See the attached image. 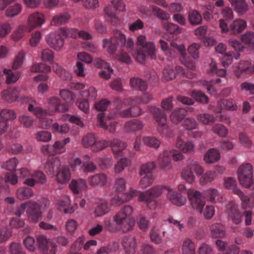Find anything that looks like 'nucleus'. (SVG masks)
I'll use <instances>...</instances> for the list:
<instances>
[{"label":"nucleus","instance_id":"nucleus-1","mask_svg":"<svg viewBox=\"0 0 254 254\" xmlns=\"http://www.w3.org/2000/svg\"><path fill=\"white\" fill-rule=\"evenodd\" d=\"M133 209L130 205H125L113 216L116 224L119 225L123 233L131 231L135 225V220L132 217Z\"/></svg>","mask_w":254,"mask_h":254},{"label":"nucleus","instance_id":"nucleus-2","mask_svg":"<svg viewBox=\"0 0 254 254\" xmlns=\"http://www.w3.org/2000/svg\"><path fill=\"white\" fill-rule=\"evenodd\" d=\"M109 146L112 147L114 153L118 154L125 149L126 145L124 142L118 139H114L112 140H103L96 141L94 150L98 151Z\"/></svg>","mask_w":254,"mask_h":254},{"label":"nucleus","instance_id":"nucleus-3","mask_svg":"<svg viewBox=\"0 0 254 254\" xmlns=\"http://www.w3.org/2000/svg\"><path fill=\"white\" fill-rule=\"evenodd\" d=\"M28 220L33 223H37L42 218L41 205L35 201H30L26 210Z\"/></svg>","mask_w":254,"mask_h":254},{"label":"nucleus","instance_id":"nucleus-4","mask_svg":"<svg viewBox=\"0 0 254 254\" xmlns=\"http://www.w3.org/2000/svg\"><path fill=\"white\" fill-rule=\"evenodd\" d=\"M36 239L38 249L42 253L50 252V254H56L57 245L54 242L44 235L38 236Z\"/></svg>","mask_w":254,"mask_h":254},{"label":"nucleus","instance_id":"nucleus-5","mask_svg":"<svg viewBox=\"0 0 254 254\" xmlns=\"http://www.w3.org/2000/svg\"><path fill=\"white\" fill-rule=\"evenodd\" d=\"M228 219L235 224H239L242 222V214L239 211L238 205L234 201L228 203L225 209Z\"/></svg>","mask_w":254,"mask_h":254},{"label":"nucleus","instance_id":"nucleus-6","mask_svg":"<svg viewBox=\"0 0 254 254\" xmlns=\"http://www.w3.org/2000/svg\"><path fill=\"white\" fill-rule=\"evenodd\" d=\"M188 194L192 208L197 210L200 214H201L205 201L202 198L201 193L198 191L193 192V190H189Z\"/></svg>","mask_w":254,"mask_h":254},{"label":"nucleus","instance_id":"nucleus-7","mask_svg":"<svg viewBox=\"0 0 254 254\" xmlns=\"http://www.w3.org/2000/svg\"><path fill=\"white\" fill-rule=\"evenodd\" d=\"M122 245L127 254H134L137 249V242L135 237L128 235L123 238Z\"/></svg>","mask_w":254,"mask_h":254},{"label":"nucleus","instance_id":"nucleus-8","mask_svg":"<svg viewBox=\"0 0 254 254\" xmlns=\"http://www.w3.org/2000/svg\"><path fill=\"white\" fill-rule=\"evenodd\" d=\"M147 111L152 115L153 119L158 124L167 122V115L162 109L155 106H148Z\"/></svg>","mask_w":254,"mask_h":254},{"label":"nucleus","instance_id":"nucleus-9","mask_svg":"<svg viewBox=\"0 0 254 254\" xmlns=\"http://www.w3.org/2000/svg\"><path fill=\"white\" fill-rule=\"evenodd\" d=\"M89 185L92 188L102 187L107 183V176L104 173H98L88 178Z\"/></svg>","mask_w":254,"mask_h":254},{"label":"nucleus","instance_id":"nucleus-10","mask_svg":"<svg viewBox=\"0 0 254 254\" xmlns=\"http://www.w3.org/2000/svg\"><path fill=\"white\" fill-rule=\"evenodd\" d=\"M158 163L159 168L163 170L167 171L173 169L169 151L167 150L163 151L159 156Z\"/></svg>","mask_w":254,"mask_h":254},{"label":"nucleus","instance_id":"nucleus-11","mask_svg":"<svg viewBox=\"0 0 254 254\" xmlns=\"http://www.w3.org/2000/svg\"><path fill=\"white\" fill-rule=\"evenodd\" d=\"M70 179L71 172L67 167H63L58 170L56 176V181L58 184H66L69 182Z\"/></svg>","mask_w":254,"mask_h":254},{"label":"nucleus","instance_id":"nucleus-12","mask_svg":"<svg viewBox=\"0 0 254 254\" xmlns=\"http://www.w3.org/2000/svg\"><path fill=\"white\" fill-rule=\"evenodd\" d=\"M47 42L51 48L56 51L60 50L64 44V39L60 35L55 33H51L49 35Z\"/></svg>","mask_w":254,"mask_h":254},{"label":"nucleus","instance_id":"nucleus-13","mask_svg":"<svg viewBox=\"0 0 254 254\" xmlns=\"http://www.w3.org/2000/svg\"><path fill=\"white\" fill-rule=\"evenodd\" d=\"M234 72L238 77H240L243 74H251L254 72V65L252 66L251 64L248 61L241 62L239 64Z\"/></svg>","mask_w":254,"mask_h":254},{"label":"nucleus","instance_id":"nucleus-14","mask_svg":"<svg viewBox=\"0 0 254 254\" xmlns=\"http://www.w3.org/2000/svg\"><path fill=\"white\" fill-rule=\"evenodd\" d=\"M247 27V22L242 19H236L229 25V32L237 35L242 32Z\"/></svg>","mask_w":254,"mask_h":254},{"label":"nucleus","instance_id":"nucleus-15","mask_svg":"<svg viewBox=\"0 0 254 254\" xmlns=\"http://www.w3.org/2000/svg\"><path fill=\"white\" fill-rule=\"evenodd\" d=\"M104 117V113H101L98 115L97 119L99 123V126L105 129H108L109 132L111 133H114L116 131L117 123L115 122L109 123L108 125V123L107 122V119L110 121L113 119V117L110 116L107 117L105 119L106 122H105L103 119Z\"/></svg>","mask_w":254,"mask_h":254},{"label":"nucleus","instance_id":"nucleus-16","mask_svg":"<svg viewBox=\"0 0 254 254\" xmlns=\"http://www.w3.org/2000/svg\"><path fill=\"white\" fill-rule=\"evenodd\" d=\"M44 22V15L39 12H35L29 16L28 19V26L31 30L40 26Z\"/></svg>","mask_w":254,"mask_h":254},{"label":"nucleus","instance_id":"nucleus-17","mask_svg":"<svg viewBox=\"0 0 254 254\" xmlns=\"http://www.w3.org/2000/svg\"><path fill=\"white\" fill-rule=\"evenodd\" d=\"M69 187L74 194H78L80 191L86 190L87 189V185L85 180L78 179L72 180Z\"/></svg>","mask_w":254,"mask_h":254},{"label":"nucleus","instance_id":"nucleus-18","mask_svg":"<svg viewBox=\"0 0 254 254\" xmlns=\"http://www.w3.org/2000/svg\"><path fill=\"white\" fill-rule=\"evenodd\" d=\"M144 124L137 119H133L126 123L124 129L127 132H133L140 130L143 128Z\"/></svg>","mask_w":254,"mask_h":254},{"label":"nucleus","instance_id":"nucleus-19","mask_svg":"<svg viewBox=\"0 0 254 254\" xmlns=\"http://www.w3.org/2000/svg\"><path fill=\"white\" fill-rule=\"evenodd\" d=\"M187 113L188 111L185 108H176L170 115V120L173 124L178 125L187 115Z\"/></svg>","mask_w":254,"mask_h":254},{"label":"nucleus","instance_id":"nucleus-20","mask_svg":"<svg viewBox=\"0 0 254 254\" xmlns=\"http://www.w3.org/2000/svg\"><path fill=\"white\" fill-rule=\"evenodd\" d=\"M49 105L59 112H65L68 110L66 104H62L60 99L58 97H52L48 99Z\"/></svg>","mask_w":254,"mask_h":254},{"label":"nucleus","instance_id":"nucleus-21","mask_svg":"<svg viewBox=\"0 0 254 254\" xmlns=\"http://www.w3.org/2000/svg\"><path fill=\"white\" fill-rule=\"evenodd\" d=\"M220 158V154L219 151L215 148H211L204 154L203 160L207 164H212L218 161Z\"/></svg>","mask_w":254,"mask_h":254},{"label":"nucleus","instance_id":"nucleus-22","mask_svg":"<svg viewBox=\"0 0 254 254\" xmlns=\"http://www.w3.org/2000/svg\"><path fill=\"white\" fill-rule=\"evenodd\" d=\"M234 9L240 15L244 14L248 10V5L245 0H229Z\"/></svg>","mask_w":254,"mask_h":254},{"label":"nucleus","instance_id":"nucleus-23","mask_svg":"<svg viewBox=\"0 0 254 254\" xmlns=\"http://www.w3.org/2000/svg\"><path fill=\"white\" fill-rule=\"evenodd\" d=\"M177 147L185 153L192 154L194 153V144L191 141L183 142L178 138L176 142Z\"/></svg>","mask_w":254,"mask_h":254},{"label":"nucleus","instance_id":"nucleus-24","mask_svg":"<svg viewBox=\"0 0 254 254\" xmlns=\"http://www.w3.org/2000/svg\"><path fill=\"white\" fill-rule=\"evenodd\" d=\"M130 86L134 89L144 91L148 88L146 82L138 77H132L129 80Z\"/></svg>","mask_w":254,"mask_h":254},{"label":"nucleus","instance_id":"nucleus-25","mask_svg":"<svg viewBox=\"0 0 254 254\" xmlns=\"http://www.w3.org/2000/svg\"><path fill=\"white\" fill-rule=\"evenodd\" d=\"M138 199L139 201L145 202L146 206L150 209L155 207L156 201H154L148 190L140 193Z\"/></svg>","mask_w":254,"mask_h":254},{"label":"nucleus","instance_id":"nucleus-26","mask_svg":"<svg viewBox=\"0 0 254 254\" xmlns=\"http://www.w3.org/2000/svg\"><path fill=\"white\" fill-rule=\"evenodd\" d=\"M168 197L169 200L175 205L181 206L184 205L187 201L185 197L178 193L172 191L170 189L168 194Z\"/></svg>","mask_w":254,"mask_h":254},{"label":"nucleus","instance_id":"nucleus-27","mask_svg":"<svg viewBox=\"0 0 254 254\" xmlns=\"http://www.w3.org/2000/svg\"><path fill=\"white\" fill-rule=\"evenodd\" d=\"M61 164L59 157L51 158L46 161L45 168L50 174L53 175L55 170L60 168Z\"/></svg>","mask_w":254,"mask_h":254},{"label":"nucleus","instance_id":"nucleus-28","mask_svg":"<svg viewBox=\"0 0 254 254\" xmlns=\"http://www.w3.org/2000/svg\"><path fill=\"white\" fill-rule=\"evenodd\" d=\"M211 235L212 237L223 238L226 236L224 227L219 223H215L211 226Z\"/></svg>","mask_w":254,"mask_h":254},{"label":"nucleus","instance_id":"nucleus-29","mask_svg":"<svg viewBox=\"0 0 254 254\" xmlns=\"http://www.w3.org/2000/svg\"><path fill=\"white\" fill-rule=\"evenodd\" d=\"M18 97V92L15 88H9L2 93V99L8 103L15 101Z\"/></svg>","mask_w":254,"mask_h":254},{"label":"nucleus","instance_id":"nucleus-30","mask_svg":"<svg viewBox=\"0 0 254 254\" xmlns=\"http://www.w3.org/2000/svg\"><path fill=\"white\" fill-rule=\"evenodd\" d=\"M136 191L134 190H130L128 192L125 193L122 197L119 196L115 197L112 200L114 204L120 205L126 203L130 200L136 193Z\"/></svg>","mask_w":254,"mask_h":254},{"label":"nucleus","instance_id":"nucleus-31","mask_svg":"<svg viewBox=\"0 0 254 254\" xmlns=\"http://www.w3.org/2000/svg\"><path fill=\"white\" fill-rule=\"evenodd\" d=\"M188 20L190 23L193 26L200 24L202 21L201 14L196 10H190L189 11Z\"/></svg>","mask_w":254,"mask_h":254},{"label":"nucleus","instance_id":"nucleus-32","mask_svg":"<svg viewBox=\"0 0 254 254\" xmlns=\"http://www.w3.org/2000/svg\"><path fill=\"white\" fill-rule=\"evenodd\" d=\"M97 137L93 133H89L85 135L82 139V144L84 148L94 147L95 148Z\"/></svg>","mask_w":254,"mask_h":254},{"label":"nucleus","instance_id":"nucleus-33","mask_svg":"<svg viewBox=\"0 0 254 254\" xmlns=\"http://www.w3.org/2000/svg\"><path fill=\"white\" fill-rule=\"evenodd\" d=\"M70 15L67 13H61L55 15L52 18L51 23L55 26L64 24L68 22Z\"/></svg>","mask_w":254,"mask_h":254},{"label":"nucleus","instance_id":"nucleus-34","mask_svg":"<svg viewBox=\"0 0 254 254\" xmlns=\"http://www.w3.org/2000/svg\"><path fill=\"white\" fill-rule=\"evenodd\" d=\"M34 195L33 190L29 188L23 187L19 189L16 191V196L20 200L28 199Z\"/></svg>","mask_w":254,"mask_h":254},{"label":"nucleus","instance_id":"nucleus-35","mask_svg":"<svg viewBox=\"0 0 254 254\" xmlns=\"http://www.w3.org/2000/svg\"><path fill=\"white\" fill-rule=\"evenodd\" d=\"M157 129L159 133L165 137H170L173 133V130L167 125V122L162 123L157 125Z\"/></svg>","mask_w":254,"mask_h":254},{"label":"nucleus","instance_id":"nucleus-36","mask_svg":"<svg viewBox=\"0 0 254 254\" xmlns=\"http://www.w3.org/2000/svg\"><path fill=\"white\" fill-rule=\"evenodd\" d=\"M113 36L111 38L117 44L122 47H125L126 38L125 35L119 30H114L113 32Z\"/></svg>","mask_w":254,"mask_h":254},{"label":"nucleus","instance_id":"nucleus-37","mask_svg":"<svg viewBox=\"0 0 254 254\" xmlns=\"http://www.w3.org/2000/svg\"><path fill=\"white\" fill-rule=\"evenodd\" d=\"M197 120L205 125H210L216 121L213 115L208 113L200 114L196 116Z\"/></svg>","mask_w":254,"mask_h":254},{"label":"nucleus","instance_id":"nucleus-38","mask_svg":"<svg viewBox=\"0 0 254 254\" xmlns=\"http://www.w3.org/2000/svg\"><path fill=\"white\" fill-rule=\"evenodd\" d=\"M183 254H195L194 244L190 239L184 240L182 246Z\"/></svg>","mask_w":254,"mask_h":254},{"label":"nucleus","instance_id":"nucleus-39","mask_svg":"<svg viewBox=\"0 0 254 254\" xmlns=\"http://www.w3.org/2000/svg\"><path fill=\"white\" fill-rule=\"evenodd\" d=\"M60 96L65 101V104H71L74 102L75 96L74 94L68 89H62L60 91Z\"/></svg>","mask_w":254,"mask_h":254},{"label":"nucleus","instance_id":"nucleus-40","mask_svg":"<svg viewBox=\"0 0 254 254\" xmlns=\"http://www.w3.org/2000/svg\"><path fill=\"white\" fill-rule=\"evenodd\" d=\"M164 28L169 33L177 35L183 32V28L180 27L177 24L166 22L164 24Z\"/></svg>","mask_w":254,"mask_h":254},{"label":"nucleus","instance_id":"nucleus-41","mask_svg":"<svg viewBox=\"0 0 254 254\" xmlns=\"http://www.w3.org/2000/svg\"><path fill=\"white\" fill-rule=\"evenodd\" d=\"M30 71L32 72L49 73L51 72V68L44 63H35L31 66Z\"/></svg>","mask_w":254,"mask_h":254},{"label":"nucleus","instance_id":"nucleus-42","mask_svg":"<svg viewBox=\"0 0 254 254\" xmlns=\"http://www.w3.org/2000/svg\"><path fill=\"white\" fill-rule=\"evenodd\" d=\"M163 189L167 190L170 191V188L167 186H156L152 187L151 188L148 190L151 196L152 197L154 201H156V199L159 197L162 193V190Z\"/></svg>","mask_w":254,"mask_h":254},{"label":"nucleus","instance_id":"nucleus-43","mask_svg":"<svg viewBox=\"0 0 254 254\" xmlns=\"http://www.w3.org/2000/svg\"><path fill=\"white\" fill-rule=\"evenodd\" d=\"M53 70L59 76L64 80L69 79L71 77L70 73L64 69L57 64H55L53 65Z\"/></svg>","mask_w":254,"mask_h":254},{"label":"nucleus","instance_id":"nucleus-44","mask_svg":"<svg viewBox=\"0 0 254 254\" xmlns=\"http://www.w3.org/2000/svg\"><path fill=\"white\" fill-rule=\"evenodd\" d=\"M110 211V208L108 204L106 201H103L99 204L95 210L94 214L96 217H100L106 214Z\"/></svg>","mask_w":254,"mask_h":254},{"label":"nucleus","instance_id":"nucleus-45","mask_svg":"<svg viewBox=\"0 0 254 254\" xmlns=\"http://www.w3.org/2000/svg\"><path fill=\"white\" fill-rule=\"evenodd\" d=\"M181 176L183 179L188 183L192 184L194 182L195 177L191 170V168L189 166H187L183 169Z\"/></svg>","mask_w":254,"mask_h":254},{"label":"nucleus","instance_id":"nucleus-46","mask_svg":"<svg viewBox=\"0 0 254 254\" xmlns=\"http://www.w3.org/2000/svg\"><path fill=\"white\" fill-rule=\"evenodd\" d=\"M156 164L154 162H149L144 164L140 167L139 174L140 176L143 175H148L152 174V171L156 168Z\"/></svg>","mask_w":254,"mask_h":254},{"label":"nucleus","instance_id":"nucleus-47","mask_svg":"<svg viewBox=\"0 0 254 254\" xmlns=\"http://www.w3.org/2000/svg\"><path fill=\"white\" fill-rule=\"evenodd\" d=\"M191 96L196 102L204 104H206L209 103L208 97L202 91H193L191 93Z\"/></svg>","mask_w":254,"mask_h":254},{"label":"nucleus","instance_id":"nucleus-48","mask_svg":"<svg viewBox=\"0 0 254 254\" xmlns=\"http://www.w3.org/2000/svg\"><path fill=\"white\" fill-rule=\"evenodd\" d=\"M3 73L7 75L6 83L8 84L15 83L18 80L20 76L19 72L13 73L10 69H4Z\"/></svg>","mask_w":254,"mask_h":254},{"label":"nucleus","instance_id":"nucleus-49","mask_svg":"<svg viewBox=\"0 0 254 254\" xmlns=\"http://www.w3.org/2000/svg\"><path fill=\"white\" fill-rule=\"evenodd\" d=\"M240 183L246 188H249L253 185V175H238Z\"/></svg>","mask_w":254,"mask_h":254},{"label":"nucleus","instance_id":"nucleus-50","mask_svg":"<svg viewBox=\"0 0 254 254\" xmlns=\"http://www.w3.org/2000/svg\"><path fill=\"white\" fill-rule=\"evenodd\" d=\"M118 46H119L111 39L110 41L107 39L103 40V47L104 48H107V51L110 54H113L117 50Z\"/></svg>","mask_w":254,"mask_h":254},{"label":"nucleus","instance_id":"nucleus-51","mask_svg":"<svg viewBox=\"0 0 254 254\" xmlns=\"http://www.w3.org/2000/svg\"><path fill=\"white\" fill-rule=\"evenodd\" d=\"M22 6L20 4L16 3L9 6L5 11V15L7 17H12L18 15L21 11Z\"/></svg>","mask_w":254,"mask_h":254},{"label":"nucleus","instance_id":"nucleus-52","mask_svg":"<svg viewBox=\"0 0 254 254\" xmlns=\"http://www.w3.org/2000/svg\"><path fill=\"white\" fill-rule=\"evenodd\" d=\"M0 116L1 118L6 122L13 120L16 117L15 112L9 109H2L0 112Z\"/></svg>","mask_w":254,"mask_h":254},{"label":"nucleus","instance_id":"nucleus-53","mask_svg":"<svg viewBox=\"0 0 254 254\" xmlns=\"http://www.w3.org/2000/svg\"><path fill=\"white\" fill-rule=\"evenodd\" d=\"M188 162V166L191 168V170L193 169L197 175L200 176L203 174L204 170L198 162L194 161L192 159L189 158Z\"/></svg>","mask_w":254,"mask_h":254},{"label":"nucleus","instance_id":"nucleus-54","mask_svg":"<svg viewBox=\"0 0 254 254\" xmlns=\"http://www.w3.org/2000/svg\"><path fill=\"white\" fill-rule=\"evenodd\" d=\"M253 175V167L250 163L242 165L238 170V175Z\"/></svg>","mask_w":254,"mask_h":254},{"label":"nucleus","instance_id":"nucleus-55","mask_svg":"<svg viewBox=\"0 0 254 254\" xmlns=\"http://www.w3.org/2000/svg\"><path fill=\"white\" fill-rule=\"evenodd\" d=\"M218 106L222 109V106L228 110L236 111L237 109V105L234 103L232 99H224L221 101H218L217 103Z\"/></svg>","mask_w":254,"mask_h":254},{"label":"nucleus","instance_id":"nucleus-56","mask_svg":"<svg viewBox=\"0 0 254 254\" xmlns=\"http://www.w3.org/2000/svg\"><path fill=\"white\" fill-rule=\"evenodd\" d=\"M18 121L21 125L25 128H30L34 124V120L32 117L21 115L18 117Z\"/></svg>","mask_w":254,"mask_h":254},{"label":"nucleus","instance_id":"nucleus-57","mask_svg":"<svg viewBox=\"0 0 254 254\" xmlns=\"http://www.w3.org/2000/svg\"><path fill=\"white\" fill-rule=\"evenodd\" d=\"M18 163V161L17 158L16 157H13L4 162L2 164L1 167L8 171L13 172L15 171V168Z\"/></svg>","mask_w":254,"mask_h":254},{"label":"nucleus","instance_id":"nucleus-58","mask_svg":"<svg viewBox=\"0 0 254 254\" xmlns=\"http://www.w3.org/2000/svg\"><path fill=\"white\" fill-rule=\"evenodd\" d=\"M81 95L83 97L86 98L85 99L87 101H93L97 96V91L93 87H91L88 90L82 91Z\"/></svg>","mask_w":254,"mask_h":254},{"label":"nucleus","instance_id":"nucleus-59","mask_svg":"<svg viewBox=\"0 0 254 254\" xmlns=\"http://www.w3.org/2000/svg\"><path fill=\"white\" fill-rule=\"evenodd\" d=\"M211 130L213 132L222 137L226 136L228 134L227 128L224 126L220 124L215 125L212 127Z\"/></svg>","mask_w":254,"mask_h":254},{"label":"nucleus","instance_id":"nucleus-60","mask_svg":"<svg viewBox=\"0 0 254 254\" xmlns=\"http://www.w3.org/2000/svg\"><path fill=\"white\" fill-rule=\"evenodd\" d=\"M130 163V160L126 158L121 159L115 166L114 170L116 174H119L123 171Z\"/></svg>","mask_w":254,"mask_h":254},{"label":"nucleus","instance_id":"nucleus-61","mask_svg":"<svg viewBox=\"0 0 254 254\" xmlns=\"http://www.w3.org/2000/svg\"><path fill=\"white\" fill-rule=\"evenodd\" d=\"M36 139L40 142H48L52 139L51 133L46 130H42L38 131L35 134Z\"/></svg>","mask_w":254,"mask_h":254},{"label":"nucleus","instance_id":"nucleus-62","mask_svg":"<svg viewBox=\"0 0 254 254\" xmlns=\"http://www.w3.org/2000/svg\"><path fill=\"white\" fill-rule=\"evenodd\" d=\"M216 177L215 172L207 171L200 178V183L201 185H205L213 181Z\"/></svg>","mask_w":254,"mask_h":254},{"label":"nucleus","instance_id":"nucleus-63","mask_svg":"<svg viewBox=\"0 0 254 254\" xmlns=\"http://www.w3.org/2000/svg\"><path fill=\"white\" fill-rule=\"evenodd\" d=\"M242 41L247 45H252L254 49V33L247 31L241 36Z\"/></svg>","mask_w":254,"mask_h":254},{"label":"nucleus","instance_id":"nucleus-64","mask_svg":"<svg viewBox=\"0 0 254 254\" xmlns=\"http://www.w3.org/2000/svg\"><path fill=\"white\" fill-rule=\"evenodd\" d=\"M24 57V53L22 51L19 52L13 61L12 68L14 70L19 69L23 64Z\"/></svg>","mask_w":254,"mask_h":254}]
</instances>
